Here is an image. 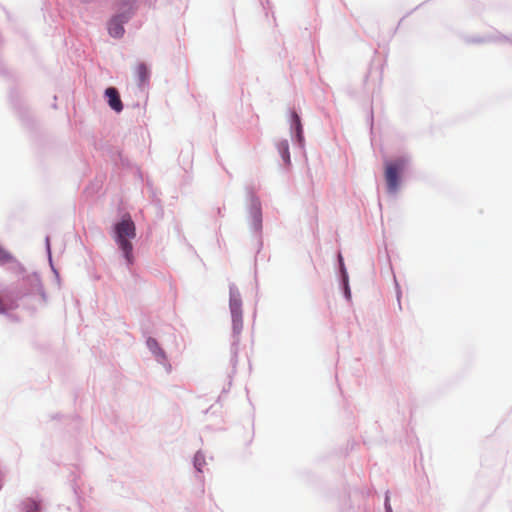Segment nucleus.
<instances>
[{"mask_svg":"<svg viewBox=\"0 0 512 512\" xmlns=\"http://www.w3.org/2000/svg\"><path fill=\"white\" fill-rule=\"evenodd\" d=\"M115 231L116 242L123 251L127 262L131 264L133 262V246L130 240L136 236L134 222L129 217L124 218L115 226Z\"/></svg>","mask_w":512,"mask_h":512,"instance_id":"nucleus-1","label":"nucleus"},{"mask_svg":"<svg viewBox=\"0 0 512 512\" xmlns=\"http://www.w3.org/2000/svg\"><path fill=\"white\" fill-rule=\"evenodd\" d=\"M405 168V161L403 159H397L395 161L387 162L385 165V180L389 192H396L400 179L399 175Z\"/></svg>","mask_w":512,"mask_h":512,"instance_id":"nucleus-2","label":"nucleus"},{"mask_svg":"<svg viewBox=\"0 0 512 512\" xmlns=\"http://www.w3.org/2000/svg\"><path fill=\"white\" fill-rule=\"evenodd\" d=\"M125 15H117L113 17L108 24L109 34L114 38H120L124 34L123 23L127 20Z\"/></svg>","mask_w":512,"mask_h":512,"instance_id":"nucleus-3","label":"nucleus"},{"mask_svg":"<svg viewBox=\"0 0 512 512\" xmlns=\"http://www.w3.org/2000/svg\"><path fill=\"white\" fill-rule=\"evenodd\" d=\"M135 75L138 79L139 84H145L149 78V70L143 63H139L135 67Z\"/></svg>","mask_w":512,"mask_h":512,"instance_id":"nucleus-4","label":"nucleus"},{"mask_svg":"<svg viewBox=\"0 0 512 512\" xmlns=\"http://www.w3.org/2000/svg\"><path fill=\"white\" fill-rule=\"evenodd\" d=\"M291 121L292 126L295 128L297 139L299 142H301L303 140V129L300 117L295 111L291 112Z\"/></svg>","mask_w":512,"mask_h":512,"instance_id":"nucleus-5","label":"nucleus"},{"mask_svg":"<svg viewBox=\"0 0 512 512\" xmlns=\"http://www.w3.org/2000/svg\"><path fill=\"white\" fill-rule=\"evenodd\" d=\"M14 260V257L0 246V264L10 263Z\"/></svg>","mask_w":512,"mask_h":512,"instance_id":"nucleus-6","label":"nucleus"},{"mask_svg":"<svg viewBox=\"0 0 512 512\" xmlns=\"http://www.w3.org/2000/svg\"><path fill=\"white\" fill-rule=\"evenodd\" d=\"M279 150H280V152L282 154V157H283L284 161L289 163L290 162V154H289V145H288V143L286 141L280 143Z\"/></svg>","mask_w":512,"mask_h":512,"instance_id":"nucleus-7","label":"nucleus"},{"mask_svg":"<svg viewBox=\"0 0 512 512\" xmlns=\"http://www.w3.org/2000/svg\"><path fill=\"white\" fill-rule=\"evenodd\" d=\"M232 321H233L234 331L239 333L242 329V314L239 313V314L232 315Z\"/></svg>","mask_w":512,"mask_h":512,"instance_id":"nucleus-8","label":"nucleus"},{"mask_svg":"<svg viewBox=\"0 0 512 512\" xmlns=\"http://www.w3.org/2000/svg\"><path fill=\"white\" fill-rule=\"evenodd\" d=\"M108 103H109V106L117 112H120L123 108L121 98H109Z\"/></svg>","mask_w":512,"mask_h":512,"instance_id":"nucleus-9","label":"nucleus"},{"mask_svg":"<svg viewBox=\"0 0 512 512\" xmlns=\"http://www.w3.org/2000/svg\"><path fill=\"white\" fill-rule=\"evenodd\" d=\"M241 303L240 301H238L237 299L235 298H231L230 300V309H231V314L232 315H235V314H239L241 313Z\"/></svg>","mask_w":512,"mask_h":512,"instance_id":"nucleus-10","label":"nucleus"},{"mask_svg":"<svg viewBox=\"0 0 512 512\" xmlns=\"http://www.w3.org/2000/svg\"><path fill=\"white\" fill-rule=\"evenodd\" d=\"M105 96H118V91L114 87H109L105 90Z\"/></svg>","mask_w":512,"mask_h":512,"instance_id":"nucleus-11","label":"nucleus"},{"mask_svg":"<svg viewBox=\"0 0 512 512\" xmlns=\"http://www.w3.org/2000/svg\"><path fill=\"white\" fill-rule=\"evenodd\" d=\"M4 311H5V307H4L2 299L0 298V313H3Z\"/></svg>","mask_w":512,"mask_h":512,"instance_id":"nucleus-12","label":"nucleus"},{"mask_svg":"<svg viewBox=\"0 0 512 512\" xmlns=\"http://www.w3.org/2000/svg\"><path fill=\"white\" fill-rule=\"evenodd\" d=\"M135 0H122L123 6L129 5L130 3L134 2Z\"/></svg>","mask_w":512,"mask_h":512,"instance_id":"nucleus-13","label":"nucleus"}]
</instances>
